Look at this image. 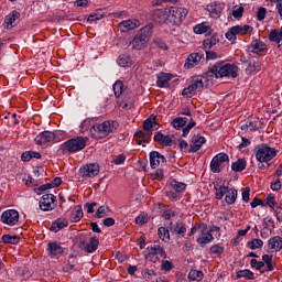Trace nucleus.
<instances>
[{"label": "nucleus", "instance_id": "obj_27", "mask_svg": "<svg viewBox=\"0 0 282 282\" xmlns=\"http://www.w3.org/2000/svg\"><path fill=\"white\" fill-rule=\"evenodd\" d=\"M214 188L216 191V199H224V197H226V194L230 189L229 186L221 184V182H216L214 184Z\"/></svg>", "mask_w": 282, "mask_h": 282}, {"label": "nucleus", "instance_id": "obj_8", "mask_svg": "<svg viewBox=\"0 0 282 282\" xmlns=\"http://www.w3.org/2000/svg\"><path fill=\"white\" fill-rule=\"evenodd\" d=\"M256 158L258 162H270V160L276 158V149L263 145L257 151Z\"/></svg>", "mask_w": 282, "mask_h": 282}, {"label": "nucleus", "instance_id": "obj_13", "mask_svg": "<svg viewBox=\"0 0 282 282\" xmlns=\"http://www.w3.org/2000/svg\"><path fill=\"white\" fill-rule=\"evenodd\" d=\"M54 202H56V196L54 194H44L40 200V208L44 213L54 210Z\"/></svg>", "mask_w": 282, "mask_h": 282}, {"label": "nucleus", "instance_id": "obj_40", "mask_svg": "<svg viewBox=\"0 0 282 282\" xmlns=\"http://www.w3.org/2000/svg\"><path fill=\"white\" fill-rule=\"evenodd\" d=\"M119 67H131V57L129 55H120L117 59Z\"/></svg>", "mask_w": 282, "mask_h": 282}, {"label": "nucleus", "instance_id": "obj_38", "mask_svg": "<svg viewBox=\"0 0 282 282\" xmlns=\"http://www.w3.org/2000/svg\"><path fill=\"white\" fill-rule=\"evenodd\" d=\"M134 139L137 144H147V142H149V134L142 130H139L134 133Z\"/></svg>", "mask_w": 282, "mask_h": 282}, {"label": "nucleus", "instance_id": "obj_4", "mask_svg": "<svg viewBox=\"0 0 282 282\" xmlns=\"http://www.w3.org/2000/svg\"><path fill=\"white\" fill-rule=\"evenodd\" d=\"M113 129H116V122L113 121H104L102 123H96L90 128V133L93 138L98 140H102V138H107L109 133H113Z\"/></svg>", "mask_w": 282, "mask_h": 282}, {"label": "nucleus", "instance_id": "obj_5", "mask_svg": "<svg viewBox=\"0 0 282 282\" xmlns=\"http://www.w3.org/2000/svg\"><path fill=\"white\" fill-rule=\"evenodd\" d=\"M85 147H87V138L83 137L68 139L66 142L62 143V149L66 151V153H78V151H83Z\"/></svg>", "mask_w": 282, "mask_h": 282}, {"label": "nucleus", "instance_id": "obj_48", "mask_svg": "<svg viewBox=\"0 0 282 282\" xmlns=\"http://www.w3.org/2000/svg\"><path fill=\"white\" fill-rule=\"evenodd\" d=\"M195 94H197V90H195V87H193L191 84L182 91V96H185L186 98H193Z\"/></svg>", "mask_w": 282, "mask_h": 282}, {"label": "nucleus", "instance_id": "obj_22", "mask_svg": "<svg viewBox=\"0 0 282 282\" xmlns=\"http://www.w3.org/2000/svg\"><path fill=\"white\" fill-rule=\"evenodd\" d=\"M203 56L204 55L202 53H192L185 62L186 69H193V67L199 64V61H202Z\"/></svg>", "mask_w": 282, "mask_h": 282}, {"label": "nucleus", "instance_id": "obj_16", "mask_svg": "<svg viewBox=\"0 0 282 282\" xmlns=\"http://www.w3.org/2000/svg\"><path fill=\"white\" fill-rule=\"evenodd\" d=\"M249 52L257 54L258 56H263L268 52V46L261 40H253L249 45Z\"/></svg>", "mask_w": 282, "mask_h": 282}, {"label": "nucleus", "instance_id": "obj_10", "mask_svg": "<svg viewBox=\"0 0 282 282\" xmlns=\"http://www.w3.org/2000/svg\"><path fill=\"white\" fill-rule=\"evenodd\" d=\"M245 34H248V25H243V26L236 25V26H231L227 31L225 36L227 41L235 43V41H237V36H245Z\"/></svg>", "mask_w": 282, "mask_h": 282}, {"label": "nucleus", "instance_id": "obj_28", "mask_svg": "<svg viewBox=\"0 0 282 282\" xmlns=\"http://www.w3.org/2000/svg\"><path fill=\"white\" fill-rule=\"evenodd\" d=\"M154 142H160V144H163V147H172L173 135H164L161 132H158L154 135Z\"/></svg>", "mask_w": 282, "mask_h": 282}, {"label": "nucleus", "instance_id": "obj_46", "mask_svg": "<svg viewBox=\"0 0 282 282\" xmlns=\"http://www.w3.org/2000/svg\"><path fill=\"white\" fill-rule=\"evenodd\" d=\"M104 17L105 14L102 13V11L97 10L88 17L87 21H89V23H94V21H100Z\"/></svg>", "mask_w": 282, "mask_h": 282}, {"label": "nucleus", "instance_id": "obj_64", "mask_svg": "<svg viewBox=\"0 0 282 282\" xmlns=\"http://www.w3.org/2000/svg\"><path fill=\"white\" fill-rule=\"evenodd\" d=\"M271 189L272 191H281V181L278 180L274 183H271Z\"/></svg>", "mask_w": 282, "mask_h": 282}, {"label": "nucleus", "instance_id": "obj_51", "mask_svg": "<svg viewBox=\"0 0 282 282\" xmlns=\"http://www.w3.org/2000/svg\"><path fill=\"white\" fill-rule=\"evenodd\" d=\"M166 197L171 199V202H180L182 199V195L177 192L173 191H167L165 193Z\"/></svg>", "mask_w": 282, "mask_h": 282}, {"label": "nucleus", "instance_id": "obj_19", "mask_svg": "<svg viewBox=\"0 0 282 282\" xmlns=\"http://www.w3.org/2000/svg\"><path fill=\"white\" fill-rule=\"evenodd\" d=\"M196 91L204 89L205 85H208V77L204 75L194 76L189 84Z\"/></svg>", "mask_w": 282, "mask_h": 282}, {"label": "nucleus", "instance_id": "obj_24", "mask_svg": "<svg viewBox=\"0 0 282 282\" xmlns=\"http://www.w3.org/2000/svg\"><path fill=\"white\" fill-rule=\"evenodd\" d=\"M204 144H206V138L205 137L194 135L192 138L191 151L193 153H197V151H199V149H202V147H204Z\"/></svg>", "mask_w": 282, "mask_h": 282}, {"label": "nucleus", "instance_id": "obj_47", "mask_svg": "<svg viewBox=\"0 0 282 282\" xmlns=\"http://www.w3.org/2000/svg\"><path fill=\"white\" fill-rule=\"evenodd\" d=\"M149 223V214L148 213H141L137 218H135V224L138 226H144V224Z\"/></svg>", "mask_w": 282, "mask_h": 282}, {"label": "nucleus", "instance_id": "obj_23", "mask_svg": "<svg viewBox=\"0 0 282 282\" xmlns=\"http://www.w3.org/2000/svg\"><path fill=\"white\" fill-rule=\"evenodd\" d=\"M69 226V221L67 218L59 217L56 220H54L51 225L52 232H59V230H63V228H67Z\"/></svg>", "mask_w": 282, "mask_h": 282}, {"label": "nucleus", "instance_id": "obj_7", "mask_svg": "<svg viewBox=\"0 0 282 282\" xmlns=\"http://www.w3.org/2000/svg\"><path fill=\"white\" fill-rule=\"evenodd\" d=\"M199 228L200 231L196 237V242L198 243V246L204 248V246L212 243V241L215 240V237H213V234L208 230V226L206 224L202 223V226Z\"/></svg>", "mask_w": 282, "mask_h": 282}, {"label": "nucleus", "instance_id": "obj_17", "mask_svg": "<svg viewBox=\"0 0 282 282\" xmlns=\"http://www.w3.org/2000/svg\"><path fill=\"white\" fill-rule=\"evenodd\" d=\"M19 19H21V13H19L18 11H11L4 18V23H3L4 28L7 30H12V28L17 26V21H19Z\"/></svg>", "mask_w": 282, "mask_h": 282}, {"label": "nucleus", "instance_id": "obj_3", "mask_svg": "<svg viewBox=\"0 0 282 282\" xmlns=\"http://www.w3.org/2000/svg\"><path fill=\"white\" fill-rule=\"evenodd\" d=\"M153 35V24H148L143 26L139 34H137L132 40V47L134 50H142L149 40Z\"/></svg>", "mask_w": 282, "mask_h": 282}, {"label": "nucleus", "instance_id": "obj_29", "mask_svg": "<svg viewBox=\"0 0 282 282\" xmlns=\"http://www.w3.org/2000/svg\"><path fill=\"white\" fill-rule=\"evenodd\" d=\"M84 217L83 207L80 205L75 206L72 212L69 219L73 224H78Z\"/></svg>", "mask_w": 282, "mask_h": 282}, {"label": "nucleus", "instance_id": "obj_52", "mask_svg": "<svg viewBox=\"0 0 282 282\" xmlns=\"http://www.w3.org/2000/svg\"><path fill=\"white\" fill-rule=\"evenodd\" d=\"M209 250L215 257H221V254H224V247L219 245L212 246Z\"/></svg>", "mask_w": 282, "mask_h": 282}, {"label": "nucleus", "instance_id": "obj_30", "mask_svg": "<svg viewBox=\"0 0 282 282\" xmlns=\"http://www.w3.org/2000/svg\"><path fill=\"white\" fill-rule=\"evenodd\" d=\"M171 231L174 235H177L178 237H185L186 236V225L182 221L175 223L171 227Z\"/></svg>", "mask_w": 282, "mask_h": 282}, {"label": "nucleus", "instance_id": "obj_54", "mask_svg": "<svg viewBox=\"0 0 282 282\" xmlns=\"http://www.w3.org/2000/svg\"><path fill=\"white\" fill-rule=\"evenodd\" d=\"M261 69V64L259 62H252L250 61L248 66V72L250 74H253V72H259Z\"/></svg>", "mask_w": 282, "mask_h": 282}, {"label": "nucleus", "instance_id": "obj_9", "mask_svg": "<svg viewBox=\"0 0 282 282\" xmlns=\"http://www.w3.org/2000/svg\"><path fill=\"white\" fill-rule=\"evenodd\" d=\"M228 160V154L224 152L216 154L210 162L212 173H221V166H224Z\"/></svg>", "mask_w": 282, "mask_h": 282}, {"label": "nucleus", "instance_id": "obj_2", "mask_svg": "<svg viewBox=\"0 0 282 282\" xmlns=\"http://www.w3.org/2000/svg\"><path fill=\"white\" fill-rule=\"evenodd\" d=\"M209 72L215 75V78H237V65L224 64V62H217L214 64Z\"/></svg>", "mask_w": 282, "mask_h": 282}, {"label": "nucleus", "instance_id": "obj_15", "mask_svg": "<svg viewBox=\"0 0 282 282\" xmlns=\"http://www.w3.org/2000/svg\"><path fill=\"white\" fill-rule=\"evenodd\" d=\"M55 139H56V134H54V132H52V131H43V132H40L35 137V143L39 147H43L44 144H47V142H54Z\"/></svg>", "mask_w": 282, "mask_h": 282}, {"label": "nucleus", "instance_id": "obj_12", "mask_svg": "<svg viewBox=\"0 0 282 282\" xmlns=\"http://www.w3.org/2000/svg\"><path fill=\"white\" fill-rule=\"evenodd\" d=\"M82 177H96L100 173V165L98 163H87L79 169Z\"/></svg>", "mask_w": 282, "mask_h": 282}, {"label": "nucleus", "instance_id": "obj_50", "mask_svg": "<svg viewBox=\"0 0 282 282\" xmlns=\"http://www.w3.org/2000/svg\"><path fill=\"white\" fill-rule=\"evenodd\" d=\"M248 246L251 250H257L259 248H263V240L261 239H252L248 242Z\"/></svg>", "mask_w": 282, "mask_h": 282}, {"label": "nucleus", "instance_id": "obj_14", "mask_svg": "<svg viewBox=\"0 0 282 282\" xmlns=\"http://www.w3.org/2000/svg\"><path fill=\"white\" fill-rule=\"evenodd\" d=\"M226 4L224 2H212L207 6V12L212 19H219L224 12Z\"/></svg>", "mask_w": 282, "mask_h": 282}, {"label": "nucleus", "instance_id": "obj_44", "mask_svg": "<svg viewBox=\"0 0 282 282\" xmlns=\"http://www.w3.org/2000/svg\"><path fill=\"white\" fill-rule=\"evenodd\" d=\"M112 89H113V91H115L116 98H120V96H122V91H124V85L122 84V82L117 80V82L113 84Z\"/></svg>", "mask_w": 282, "mask_h": 282}, {"label": "nucleus", "instance_id": "obj_59", "mask_svg": "<svg viewBox=\"0 0 282 282\" xmlns=\"http://www.w3.org/2000/svg\"><path fill=\"white\" fill-rule=\"evenodd\" d=\"M154 44L156 45V47H160V50H169V46L166 45V43H164V41L156 39L154 40Z\"/></svg>", "mask_w": 282, "mask_h": 282}, {"label": "nucleus", "instance_id": "obj_32", "mask_svg": "<svg viewBox=\"0 0 282 282\" xmlns=\"http://www.w3.org/2000/svg\"><path fill=\"white\" fill-rule=\"evenodd\" d=\"M212 29H213V26L210 25L209 22H203V23L196 24L194 26V33L195 34H208Z\"/></svg>", "mask_w": 282, "mask_h": 282}, {"label": "nucleus", "instance_id": "obj_18", "mask_svg": "<svg viewBox=\"0 0 282 282\" xmlns=\"http://www.w3.org/2000/svg\"><path fill=\"white\" fill-rule=\"evenodd\" d=\"M166 162V158L162 155L158 151H153L150 153V166L151 169H158L160 164H164Z\"/></svg>", "mask_w": 282, "mask_h": 282}, {"label": "nucleus", "instance_id": "obj_53", "mask_svg": "<svg viewBox=\"0 0 282 282\" xmlns=\"http://www.w3.org/2000/svg\"><path fill=\"white\" fill-rule=\"evenodd\" d=\"M173 268H175L173 265V262H171L169 260H162L161 270H163L164 272H171V270H173Z\"/></svg>", "mask_w": 282, "mask_h": 282}, {"label": "nucleus", "instance_id": "obj_45", "mask_svg": "<svg viewBox=\"0 0 282 282\" xmlns=\"http://www.w3.org/2000/svg\"><path fill=\"white\" fill-rule=\"evenodd\" d=\"M171 186L174 192L178 193V195H181V193H184V191H186V184L177 181H173Z\"/></svg>", "mask_w": 282, "mask_h": 282}, {"label": "nucleus", "instance_id": "obj_31", "mask_svg": "<svg viewBox=\"0 0 282 282\" xmlns=\"http://www.w3.org/2000/svg\"><path fill=\"white\" fill-rule=\"evenodd\" d=\"M143 129L145 131H158L160 127H158V122L155 121V116L151 115L144 122Z\"/></svg>", "mask_w": 282, "mask_h": 282}, {"label": "nucleus", "instance_id": "obj_6", "mask_svg": "<svg viewBox=\"0 0 282 282\" xmlns=\"http://www.w3.org/2000/svg\"><path fill=\"white\" fill-rule=\"evenodd\" d=\"M143 254L147 261H151L152 263H158L160 259H166V251H164V248L160 245L148 247Z\"/></svg>", "mask_w": 282, "mask_h": 282}, {"label": "nucleus", "instance_id": "obj_43", "mask_svg": "<svg viewBox=\"0 0 282 282\" xmlns=\"http://www.w3.org/2000/svg\"><path fill=\"white\" fill-rule=\"evenodd\" d=\"M159 238L162 239V241H171V234L169 232V229L166 227H160L158 229Z\"/></svg>", "mask_w": 282, "mask_h": 282}, {"label": "nucleus", "instance_id": "obj_39", "mask_svg": "<svg viewBox=\"0 0 282 282\" xmlns=\"http://www.w3.org/2000/svg\"><path fill=\"white\" fill-rule=\"evenodd\" d=\"M225 202L229 206L235 204V202H237V189L229 188L225 194Z\"/></svg>", "mask_w": 282, "mask_h": 282}, {"label": "nucleus", "instance_id": "obj_20", "mask_svg": "<svg viewBox=\"0 0 282 282\" xmlns=\"http://www.w3.org/2000/svg\"><path fill=\"white\" fill-rule=\"evenodd\" d=\"M48 256L54 258V257H61L63 252H65V249L61 243L58 242H50L46 248Z\"/></svg>", "mask_w": 282, "mask_h": 282}, {"label": "nucleus", "instance_id": "obj_55", "mask_svg": "<svg viewBox=\"0 0 282 282\" xmlns=\"http://www.w3.org/2000/svg\"><path fill=\"white\" fill-rule=\"evenodd\" d=\"M107 206H100L96 212L97 219H102L104 217H107Z\"/></svg>", "mask_w": 282, "mask_h": 282}, {"label": "nucleus", "instance_id": "obj_35", "mask_svg": "<svg viewBox=\"0 0 282 282\" xmlns=\"http://www.w3.org/2000/svg\"><path fill=\"white\" fill-rule=\"evenodd\" d=\"M232 17L234 19H236V21H239L241 17H243V7L242 6L234 7L232 10L229 12L228 21H230Z\"/></svg>", "mask_w": 282, "mask_h": 282}, {"label": "nucleus", "instance_id": "obj_58", "mask_svg": "<svg viewBox=\"0 0 282 282\" xmlns=\"http://www.w3.org/2000/svg\"><path fill=\"white\" fill-rule=\"evenodd\" d=\"M239 140H241L240 144H238V149L239 151H242L243 149H246V147H248V138L240 135Z\"/></svg>", "mask_w": 282, "mask_h": 282}, {"label": "nucleus", "instance_id": "obj_37", "mask_svg": "<svg viewBox=\"0 0 282 282\" xmlns=\"http://www.w3.org/2000/svg\"><path fill=\"white\" fill-rule=\"evenodd\" d=\"M269 41H271V43H281V41H282V26H281L280 31L278 29H273V30L270 31Z\"/></svg>", "mask_w": 282, "mask_h": 282}, {"label": "nucleus", "instance_id": "obj_41", "mask_svg": "<svg viewBox=\"0 0 282 282\" xmlns=\"http://www.w3.org/2000/svg\"><path fill=\"white\" fill-rule=\"evenodd\" d=\"M189 281H203L204 280V272L199 270H191L188 273Z\"/></svg>", "mask_w": 282, "mask_h": 282}, {"label": "nucleus", "instance_id": "obj_21", "mask_svg": "<svg viewBox=\"0 0 282 282\" xmlns=\"http://www.w3.org/2000/svg\"><path fill=\"white\" fill-rule=\"evenodd\" d=\"M137 28H140V21L137 19L126 20L119 24L121 32H130V30H135Z\"/></svg>", "mask_w": 282, "mask_h": 282}, {"label": "nucleus", "instance_id": "obj_49", "mask_svg": "<svg viewBox=\"0 0 282 282\" xmlns=\"http://www.w3.org/2000/svg\"><path fill=\"white\" fill-rule=\"evenodd\" d=\"M2 241H3V243H11L12 246H14V245L19 243V237L4 235V236H2Z\"/></svg>", "mask_w": 282, "mask_h": 282}, {"label": "nucleus", "instance_id": "obj_33", "mask_svg": "<svg viewBox=\"0 0 282 282\" xmlns=\"http://www.w3.org/2000/svg\"><path fill=\"white\" fill-rule=\"evenodd\" d=\"M99 243H100V239H98V237L96 236L91 237L85 247L86 252H89V253L96 252V250H98Z\"/></svg>", "mask_w": 282, "mask_h": 282}, {"label": "nucleus", "instance_id": "obj_57", "mask_svg": "<svg viewBox=\"0 0 282 282\" xmlns=\"http://www.w3.org/2000/svg\"><path fill=\"white\" fill-rule=\"evenodd\" d=\"M268 10L263 7L259 8L258 12H257V19L258 21H263V19H265V14H267Z\"/></svg>", "mask_w": 282, "mask_h": 282}, {"label": "nucleus", "instance_id": "obj_61", "mask_svg": "<svg viewBox=\"0 0 282 282\" xmlns=\"http://www.w3.org/2000/svg\"><path fill=\"white\" fill-rule=\"evenodd\" d=\"M200 226H202V224H198V225L192 227L191 231L188 232V237H193V235H195L197 232L199 234L202 230Z\"/></svg>", "mask_w": 282, "mask_h": 282}, {"label": "nucleus", "instance_id": "obj_60", "mask_svg": "<svg viewBox=\"0 0 282 282\" xmlns=\"http://www.w3.org/2000/svg\"><path fill=\"white\" fill-rule=\"evenodd\" d=\"M61 184H63V178L61 177H55L51 183V188H56L58 186H61Z\"/></svg>", "mask_w": 282, "mask_h": 282}, {"label": "nucleus", "instance_id": "obj_26", "mask_svg": "<svg viewBox=\"0 0 282 282\" xmlns=\"http://www.w3.org/2000/svg\"><path fill=\"white\" fill-rule=\"evenodd\" d=\"M269 250L273 252H281L282 250V239L280 236L272 237L268 241Z\"/></svg>", "mask_w": 282, "mask_h": 282}, {"label": "nucleus", "instance_id": "obj_42", "mask_svg": "<svg viewBox=\"0 0 282 282\" xmlns=\"http://www.w3.org/2000/svg\"><path fill=\"white\" fill-rule=\"evenodd\" d=\"M187 122L188 118L176 117L175 119H173L172 126L174 127V129H182V127H185Z\"/></svg>", "mask_w": 282, "mask_h": 282}, {"label": "nucleus", "instance_id": "obj_62", "mask_svg": "<svg viewBox=\"0 0 282 282\" xmlns=\"http://www.w3.org/2000/svg\"><path fill=\"white\" fill-rule=\"evenodd\" d=\"M267 206H270V208H274V206H276V202L274 200V196L269 195L267 197Z\"/></svg>", "mask_w": 282, "mask_h": 282}, {"label": "nucleus", "instance_id": "obj_56", "mask_svg": "<svg viewBox=\"0 0 282 282\" xmlns=\"http://www.w3.org/2000/svg\"><path fill=\"white\" fill-rule=\"evenodd\" d=\"M127 160V155L124 154H119L116 156V159L113 160V164H116L117 166H120V164H124Z\"/></svg>", "mask_w": 282, "mask_h": 282}, {"label": "nucleus", "instance_id": "obj_36", "mask_svg": "<svg viewBox=\"0 0 282 282\" xmlns=\"http://www.w3.org/2000/svg\"><path fill=\"white\" fill-rule=\"evenodd\" d=\"M217 43H219V37L214 34L209 39L204 40L203 42L204 50H213V47H215Z\"/></svg>", "mask_w": 282, "mask_h": 282}, {"label": "nucleus", "instance_id": "obj_11", "mask_svg": "<svg viewBox=\"0 0 282 282\" xmlns=\"http://www.w3.org/2000/svg\"><path fill=\"white\" fill-rule=\"evenodd\" d=\"M0 220L6 226H17L19 224V212L15 209H7L1 214Z\"/></svg>", "mask_w": 282, "mask_h": 282}, {"label": "nucleus", "instance_id": "obj_34", "mask_svg": "<svg viewBox=\"0 0 282 282\" xmlns=\"http://www.w3.org/2000/svg\"><path fill=\"white\" fill-rule=\"evenodd\" d=\"M246 166H248L246 159H238L231 164V170L236 173H241V171H246Z\"/></svg>", "mask_w": 282, "mask_h": 282}, {"label": "nucleus", "instance_id": "obj_1", "mask_svg": "<svg viewBox=\"0 0 282 282\" xmlns=\"http://www.w3.org/2000/svg\"><path fill=\"white\" fill-rule=\"evenodd\" d=\"M187 15L188 9L183 7H170L154 10L152 17L155 23H165V25H182Z\"/></svg>", "mask_w": 282, "mask_h": 282}, {"label": "nucleus", "instance_id": "obj_25", "mask_svg": "<svg viewBox=\"0 0 282 282\" xmlns=\"http://www.w3.org/2000/svg\"><path fill=\"white\" fill-rule=\"evenodd\" d=\"M173 80V75L170 73H161L158 75L156 85L160 88L169 87V83Z\"/></svg>", "mask_w": 282, "mask_h": 282}, {"label": "nucleus", "instance_id": "obj_63", "mask_svg": "<svg viewBox=\"0 0 282 282\" xmlns=\"http://www.w3.org/2000/svg\"><path fill=\"white\" fill-rule=\"evenodd\" d=\"M22 162H30L32 160V156L30 154V151H25L21 154Z\"/></svg>", "mask_w": 282, "mask_h": 282}]
</instances>
